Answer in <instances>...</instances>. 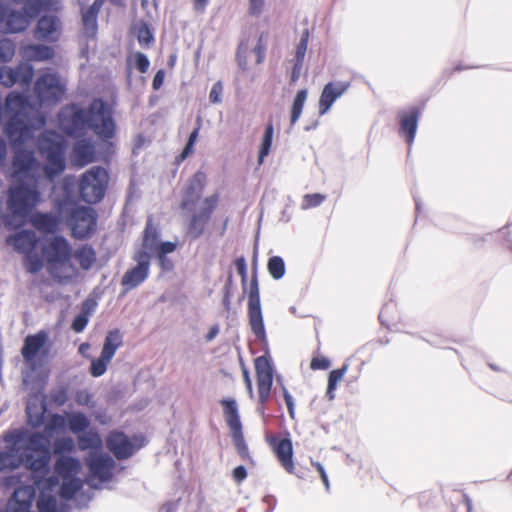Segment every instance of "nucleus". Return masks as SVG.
<instances>
[{
    "label": "nucleus",
    "mask_w": 512,
    "mask_h": 512,
    "mask_svg": "<svg viewBox=\"0 0 512 512\" xmlns=\"http://www.w3.org/2000/svg\"><path fill=\"white\" fill-rule=\"evenodd\" d=\"M38 150L46 158L42 168L34 152L25 148L17 149L12 160L13 175L19 182L40 184L42 172L52 181L65 170V147L56 135L43 134L38 140Z\"/></svg>",
    "instance_id": "nucleus-1"
},
{
    "label": "nucleus",
    "mask_w": 512,
    "mask_h": 512,
    "mask_svg": "<svg viewBox=\"0 0 512 512\" xmlns=\"http://www.w3.org/2000/svg\"><path fill=\"white\" fill-rule=\"evenodd\" d=\"M59 215L62 216L71 236L76 240L90 239L97 230L98 214L89 206H74L60 201L57 204Z\"/></svg>",
    "instance_id": "nucleus-2"
},
{
    "label": "nucleus",
    "mask_w": 512,
    "mask_h": 512,
    "mask_svg": "<svg viewBox=\"0 0 512 512\" xmlns=\"http://www.w3.org/2000/svg\"><path fill=\"white\" fill-rule=\"evenodd\" d=\"M40 184L19 182L12 187L7 201L8 210L14 216L26 217L40 201Z\"/></svg>",
    "instance_id": "nucleus-3"
},
{
    "label": "nucleus",
    "mask_w": 512,
    "mask_h": 512,
    "mask_svg": "<svg viewBox=\"0 0 512 512\" xmlns=\"http://www.w3.org/2000/svg\"><path fill=\"white\" fill-rule=\"evenodd\" d=\"M108 179L107 171L100 166H94L87 170L79 182L81 199L90 204L100 202L105 196Z\"/></svg>",
    "instance_id": "nucleus-4"
},
{
    "label": "nucleus",
    "mask_w": 512,
    "mask_h": 512,
    "mask_svg": "<svg viewBox=\"0 0 512 512\" xmlns=\"http://www.w3.org/2000/svg\"><path fill=\"white\" fill-rule=\"evenodd\" d=\"M86 129H91L101 139L114 136L115 124L111 111L102 99H94L86 109Z\"/></svg>",
    "instance_id": "nucleus-5"
},
{
    "label": "nucleus",
    "mask_w": 512,
    "mask_h": 512,
    "mask_svg": "<svg viewBox=\"0 0 512 512\" xmlns=\"http://www.w3.org/2000/svg\"><path fill=\"white\" fill-rule=\"evenodd\" d=\"M85 462L90 472L87 484L91 488L99 489L101 484L112 479L115 461L110 455L92 451Z\"/></svg>",
    "instance_id": "nucleus-6"
},
{
    "label": "nucleus",
    "mask_w": 512,
    "mask_h": 512,
    "mask_svg": "<svg viewBox=\"0 0 512 512\" xmlns=\"http://www.w3.org/2000/svg\"><path fill=\"white\" fill-rule=\"evenodd\" d=\"M221 404L224 406L226 422L238 455L245 461L251 460L250 452L244 439L236 401L234 399H223Z\"/></svg>",
    "instance_id": "nucleus-7"
},
{
    "label": "nucleus",
    "mask_w": 512,
    "mask_h": 512,
    "mask_svg": "<svg viewBox=\"0 0 512 512\" xmlns=\"http://www.w3.org/2000/svg\"><path fill=\"white\" fill-rule=\"evenodd\" d=\"M221 404L224 406L226 422L238 455L245 461L251 460L250 452L244 439L236 401L234 399H223Z\"/></svg>",
    "instance_id": "nucleus-8"
},
{
    "label": "nucleus",
    "mask_w": 512,
    "mask_h": 512,
    "mask_svg": "<svg viewBox=\"0 0 512 512\" xmlns=\"http://www.w3.org/2000/svg\"><path fill=\"white\" fill-rule=\"evenodd\" d=\"M248 317L252 332L261 344L267 348V336L261 310L259 285L256 274L252 276L250 281L248 294Z\"/></svg>",
    "instance_id": "nucleus-9"
},
{
    "label": "nucleus",
    "mask_w": 512,
    "mask_h": 512,
    "mask_svg": "<svg viewBox=\"0 0 512 512\" xmlns=\"http://www.w3.org/2000/svg\"><path fill=\"white\" fill-rule=\"evenodd\" d=\"M255 370L257 374L259 407L258 412L264 415L265 403L270 397V391L273 383V366L270 360L268 349L265 354L255 359Z\"/></svg>",
    "instance_id": "nucleus-10"
},
{
    "label": "nucleus",
    "mask_w": 512,
    "mask_h": 512,
    "mask_svg": "<svg viewBox=\"0 0 512 512\" xmlns=\"http://www.w3.org/2000/svg\"><path fill=\"white\" fill-rule=\"evenodd\" d=\"M59 127L68 136H80L86 130V109L77 104L65 106L58 115Z\"/></svg>",
    "instance_id": "nucleus-11"
},
{
    "label": "nucleus",
    "mask_w": 512,
    "mask_h": 512,
    "mask_svg": "<svg viewBox=\"0 0 512 512\" xmlns=\"http://www.w3.org/2000/svg\"><path fill=\"white\" fill-rule=\"evenodd\" d=\"M64 86L56 73H44L35 82L34 92L40 104L58 102L64 94Z\"/></svg>",
    "instance_id": "nucleus-12"
},
{
    "label": "nucleus",
    "mask_w": 512,
    "mask_h": 512,
    "mask_svg": "<svg viewBox=\"0 0 512 512\" xmlns=\"http://www.w3.org/2000/svg\"><path fill=\"white\" fill-rule=\"evenodd\" d=\"M42 254L48 264L65 265L72 256V247L62 235L50 238L42 248Z\"/></svg>",
    "instance_id": "nucleus-13"
},
{
    "label": "nucleus",
    "mask_w": 512,
    "mask_h": 512,
    "mask_svg": "<svg viewBox=\"0 0 512 512\" xmlns=\"http://www.w3.org/2000/svg\"><path fill=\"white\" fill-rule=\"evenodd\" d=\"M137 265L127 270L121 279L126 291L134 289L142 284L149 275L150 254L148 251H138L134 255Z\"/></svg>",
    "instance_id": "nucleus-14"
},
{
    "label": "nucleus",
    "mask_w": 512,
    "mask_h": 512,
    "mask_svg": "<svg viewBox=\"0 0 512 512\" xmlns=\"http://www.w3.org/2000/svg\"><path fill=\"white\" fill-rule=\"evenodd\" d=\"M218 198V194H213L209 197H206L203 201V206L200 211L192 215L187 228V234L189 237L197 239L204 233L211 215L217 206Z\"/></svg>",
    "instance_id": "nucleus-15"
},
{
    "label": "nucleus",
    "mask_w": 512,
    "mask_h": 512,
    "mask_svg": "<svg viewBox=\"0 0 512 512\" xmlns=\"http://www.w3.org/2000/svg\"><path fill=\"white\" fill-rule=\"evenodd\" d=\"M4 133L12 144H24L32 137L29 116L10 115L4 126Z\"/></svg>",
    "instance_id": "nucleus-16"
},
{
    "label": "nucleus",
    "mask_w": 512,
    "mask_h": 512,
    "mask_svg": "<svg viewBox=\"0 0 512 512\" xmlns=\"http://www.w3.org/2000/svg\"><path fill=\"white\" fill-rule=\"evenodd\" d=\"M34 69L29 63H20L15 68L8 66L0 67V83L6 87L14 84L27 86L31 83Z\"/></svg>",
    "instance_id": "nucleus-17"
},
{
    "label": "nucleus",
    "mask_w": 512,
    "mask_h": 512,
    "mask_svg": "<svg viewBox=\"0 0 512 512\" xmlns=\"http://www.w3.org/2000/svg\"><path fill=\"white\" fill-rule=\"evenodd\" d=\"M62 23L58 16L45 14L37 22L34 37L37 40L55 42L60 38Z\"/></svg>",
    "instance_id": "nucleus-18"
},
{
    "label": "nucleus",
    "mask_w": 512,
    "mask_h": 512,
    "mask_svg": "<svg viewBox=\"0 0 512 512\" xmlns=\"http://www.w3.org/2000/svg\"><path fill=\"white\" fill-rule=\"evenodd\" d=\"M36 490L32 485H24L15 489L8 500L7 512H30Z\"/></svg>",
    "instance_id": "nucleus-19"
},
{
    "label": "nucleus",
    "mask_w": 512,
    "mask_h": 512,
    "mask_svg": "<svg viewBox=\"0 0 512 512\" xmlns=\"http://www.w3.org/2000/svg\"><path fill=\"white\" fill-rule=\"evenodd\" d=\"M351 83L346 81H337L327 83L320 95L319 114H326L333 103L339 99L350 87Z\"/></svg>",
    "instance_id": "nucleus-20"
},
{
    "label": "nucleus",
    "mask_w": 512,
    "mask_h": 512,
    "mask_svg": "<svg viewBox=\"0 0 512 512\" xmlns=\"http://www.w3.org/2000/svg\"><path fill=\"white\" fill-rule=\"evenodd\" d=\"M419 116L420 110L415 106L411 107L409 110L400 111L398 113L399 134L405 138L409 146L415 139Z\"/></svg>",
    "instance_id": "nucleus-21"
},
{
    "label": "nucleus",
    "mask_w": 512,
    "mask_h": 512,
    "mask_svg": "<svg viewBox=\"0 0 512 512\" xmlns=\"http://www.w3.org/2000/svg\"><path fill=\"white\" fill-rule=\"evenodd\" d=\"M205 182L206 175L201 171L196 172L189 180L181 201V208L183 210H193L196 202L200 199L203 193Z\"/></svg>",
    "instance_id": "nucleus-22"
},
{
    "label": "nucleus",
    "mask_w": 512,
    "mask_h": 512,
    "mask_svg": "<svg viewBox=\"0 0 512 512\" xmlns=\"http://www.w3.org/2000/svg\"><path fill=\"white\" fill-rule=\"evenodd\" d=\"M106 446L118 460L127 459L134 453L130 439L123 432H111L106 439Z\"/></svg>",
    "instance_id": "nucleus-23"
},
{
    "label": "nucleus",
    "mask_w": 512,
    "mask_h": 512,
    "mask_svg": "<svg viewBox=\"0 0 512 512\" xmlns=\"http://www.w3.org/2000/svg\"><path fill=\"white\" fill-rule=\"evenodd\" d=\"M6 242L8 245L12 246L16 252L26 255L35 250L38 240L33 231L22 230L8 236Z\"/></svg>",
    "instance_id": "nucleus-24"
},
{
    "label": "nucleus",
    "mask_w": 512,
    "mask_h": 512,
    "mask_svg": "<svg viewBox=\"0 0 512 512\" xmlns=\"http://www.w3.org/2000/svg\"><path fill=\"white\" fill-rule=\"evenodd\" d=\"M62 216L53 213L36 212L31 219L32 225L42 233L53 234L58 231Z\"/></svg>",
    "instance_id": "nucleus-25"
},
{
    "label": "nucleus",
    "mask_w": 512,
    "mask_h": 512,
    "mask_svg": "<svg viewBox=\"0 0 512 512\" xmlns=\"http://www.w3.org/2000/svg\"><path fill=\"white\" fill-rule=\"evenodd\" d=\"M47 338V334L44 331H39L25 338L21 350L25 362L29 363L36 357L40 349L45 345Z\"/></svg>",
    "instance_id": "nucleus-26"
},
{
    "label": "nucleus",
    "mask_w": 512,
    "mask_h": 512,
    "mask_svg": "<svg viewBox=\"0 0 512 512\" xmlns=\"http://www.w3.org/2000/svg\"><path fill=\"white\" fill-rule=\"evenodd\" d=\"M5 109L7 114L28 116L30 104L26 96L18 92H10L5 100Z\"/></svg>",
    "instance_id": "nucleus-27"
},
{
    "label": "nucleus",
    "mask_w": 512,
    "mask_h": 512,
    "mask_svg": "<svg viewBox=\"0 0 512 512\" xmlns=\"http://www.w3.org/2000/svg\"><path fill=\"white\" fill-rule=\"evenodd\" d=\"M274 452L282 467L288 472L293 473V447L290 438H283L273 445Z\"/></svg>",
    "instance_id": "nucleus-28"
},
{
    "label": "nucleus",
    "mask_w": 512,
    "mask_h": 512,
    "mask_svg": "<svg viewBox=\"0 0 512 512\" xmlns=\"http://www.w3.org/2000/svg\"><path fill=\"white\" fill-rule=\"evenodd\" d=\"M17 4L24 5V10L32 17H37L43 10L58 11L61 8V0H13Z\"/></svg>",
    "instance_id": "nucleus-29"
},
{
    "label": "nucleus",
    "mask_w": 512,
    "mask_h": 512,
    "mask_svg": "<svg viewBox=\"0 0 512 512\" xmlns=\"http://www.w3.org/2000/svg\"><path fill=\"white\" fill-rule=\"evenodd\" d=\"M80 470V461L71 456H60L56 459L54 464L55 473L62 479L77 477Z\"/></svg>",
    "instance_id": "nucleus-30"
},
{
    "label": "nucleus",
    "mask_w": 512,
    "mask_h": 512,
    "mask_svg": "<svg viewBox=\"0 0 512 512\" xmlns=\"http://www.w3.org/2000/svg\"><path fill=\"white\" fill-rule=\"evenodd\" d=\"M32 18L24 9L23 11L9 9L3 24H5L8 32L19 33L28 27Z\"/></svg>",
    "instance_id": "nucleus-31"
},
{
    "label": "nucleus",
    "mask_w": 512,
    "mask_h": 512,
    "mask_svg": "<svg viewBox=\"0 0 512 512\" xmlns=\"http://www.w3.org/2000/svg\"><path fill=\"white\" fill-rule=\"evenodd\" d=\"M73 156L80 166L92 163L95 159V147L88 139H80L73 146Z\"/></svg>",
    "instance_id": "nucleus-32"
},
{
    "label": "nucleus",
    "mask_w": 512,
    "mask_h": 512,
    "mask_svg": "<svg viewBox=\"0 0 512 512\" xmlns=\"http://www.w3.org/2000/svg\"><path fill=\"white\" fill-rule=\"evenodd\" d=\"M26 468L35 473L46 474L49 471V463L51 460V452L48 453H32L27 452L23 457Z\"/></svg>",
    "instance_id": "nucleus-33"
},
{
    "label": "nucleus",
    "mask_w": 512,
    "mask_h": 512,
    "mask_svg": "<svg viewBox=\"0 0 512 512\" xmlns=\"http://www.w3.org/2000/svg\"><path fill=\"white\" fill-rule=\"evenodd\" d=\"M22 56L29 61H46L53 58L54 50L44 44H30L22 48Z\"/></svg>",
    "instance_id": "nucleus-34"
},
{
    "label": "nucleus",
    "mask_w": 512,
    "mask_h": 512,
    "mask_svg": "<svg viewBox=\"0 0 512 512\" xmlns=\"http://www.w3.org/2000/svg\"><path fill=\"white\" fill-rule=\"evenodd\" d=\"M23 461L18 447H6L0 451V472L17 469L23 464Z\"/></svg>",
    "instance_id": "nucleus-35"
},
{
    "label": "nucleus",
    "mask_w": 512,
    "mask_h": 512,
    "mask_svg": "<svg viewBox=\"0 0 512 512\" xmlns=\"http://www.w3.org/2000/svg\"><path fill=\"white\" fill-rule=\"evenodd\" d=\"M76 436L78 448L81 451L100 450L102 447V438L95 429H87Z\"/></svg>",
    "instance_id": "nucleus-36"
},
{
    "label": "nucleus",
    "mask_w": 512,
    "mask_h": 512,
    "mask_svg": "<svg viewBox=\"0 0 512 512\" xmlns=\"http://www.w3.org/2000/svg\"><path fill=\"white\" fill-rule=\"evenodd\" d=\"M67 427L75 435L85 432L90 427V420L87 415L81 411L66 413Z\"/></svg>",
    "instance_id": "nucleus-37"
},
{
    "label": "nucleus",
    "mask_w": 512,
    "mask_h": 512,
    "mask_svg": "<svg viewBox=\"0 0 512 512\" xmlns=\"http://www.w3.org/2000/svg\"><path fill=\"white\" fill-rule=\"evenodd\" d=\"M45 413V404L28 402L26 405L27 422L33 428H38L43 425Z\"/></svg>",
    "instance_id": "nucleus-38"
},
{
    "label": "nucleus",
    "mask_w": 512,
    "mask_h": 512,
    "mask_svg": "<svg viewBox=\"0 0 512 512\" xmlns=\"http://www.w3.org/2000/svg\"><path fill=\"white\" fill-rule=\"evenodd\" d=\"M122 342V334L118 329L109 331L105 337L101 355L111 360Z\"/></svg>",
    "instance_id": "nucleus-39"
},
{
    "label": "nucleus",
    "mask_w": 512,
    "mask_h": 512,
    "mask_svg": "<svg viewBox=\"0 0 512 512\" xmlns=\"http://www.w3.org/2000/svg\"><path fill=\"white\" fill-rule=\"evenodd\" d=\"M38 512H67L66 506L58 507L55 495L40 491L37 499Z\"/></svg>",
    "instance_id": "nucleus-40"
},
{
    "label": "nucleus",
    "mask_w": 512,
    "mask_h": 512,
    "mask_svg": "<svg viewBox=\"0 0 512 512\" xmlns=\"http://www.w3.org/2000/svg\"><path fill=\"white\" fill-rule=\"evenodd\" d=\"M73 255L83 270H89L96 261V252L88 244L79 247Z\"/></svg>",
    "instance_id": "nucleus-41"
},
{
    "label": "nucleus",
    "mask_w": 512,
    "mask_h": 512,
    "mask_svg": "<svg viewBox=\"0 0 512 512\" xmlns=\"http://www.w3.org/2000/svg\"><path fill=\"white\" fill-rule=\"evenodd\" d=\"M83 482L78 477L63 478L59 495L64 500H71L82 489Z\"/></svg>",
    "instance_id": "nucleus-42"
},
{
    "label": "nucleus",
    "mask_w": 512,
    "mask_h": 512,
    "mask_svg": "<svg viewBox=\"0 0 512 512\" xmlns=\"http://www.w3.org/2000/svg\"><path fill=\"white\" fill-rule=\"evenodd\" d=\"M26 449L32 453L51 452L48 441L46 440L45 436L40 432H34L28 437Z\"/></svg>",
    "instance_id": "nucleus-43"
},
{
    "label": "nucleus",
    "mask_w": 512,
    "mask_h": 512,
    "mask_svg": "<svg viewBox=\"0 0 512 512\" xmlns=\"http://www.w3.org/2000/svg\"><path fill=\"white\" fill-rule=\"evenodd\" d=\"M349 365L344 363L343 366L339 369L332 370L329 373L328 377V385L326 395L329 400H333L335 398V390L337 388L338 383L342 380L343 376L348 371Z\"/></svg>",
    "instance_id": "nucleus-44"
},
{
    "label": "nucleus",
    "mask_w": 512,
    "mask_h": 512,
    "mask_svg": "<svg viewBox=\"0 0 512 512\" xmlns=\"http://www.w3.org/2000/svg\"><path fill=\"white\" fill-rule=\"evenodd\" d=\"M158 237L157 227L153 225L151 219H148L144 230L143 248L150 252L155 251L158 247Z\"/></svg>",
    "instance_id": "nucleus-45"
},
{
    "label": "nucleus",
    "mask_w": 512,
    "mask_h": 512,
    "mask_svg": "<svg viewBox=\"0 0 512 512\" xmlns=\"http://www.w3.org/2000/svg\"><path fill=\"white\" fill-rule=\"evenodd\" d=\"M274 128L271 123L267 124L265 127L264 135L262 137L259 155H258V163L262 165L264 163V159L270 153V149L273 141Z\"/></svg>",
    "instance_id": "nucleus-46"
},
{
    "label": "nucleus",
    "mask_w": 512,
    "mask_h": 512,
    "mask_svg": "<svg viewBox=\"0 0 512 512\" xmlns=\"http://www.w3.org/2000/svg\"><path fill=\"white\" fill-rule=\"evenodd\" d=\"M308 92L306 89H301L297 92L291 107L290 123L294 125L300 118L304 104L307 99Z\"/></svg>",
    "instance_id": "nucleus-47"
},
{
    "label": "nucleus",
    "mask_w": 512,
    "mask_h": 512,
    "mask_svg": "<svg viewBox=\"0 0 512 512\" xmlns=\"http://www.w3.org/2000/svg\"><path fill=\"white\" fill-rule=\"evenodd\" d=\"M74 449L75 441L70 436L57 438L53 443V452L58 457L65 456V453H71Z\"/></svg>",
    "instance_id": "nucleus-48"
},
{
    "label": "nucleus",
    "mask_w": 512,
    "mask_h": 512,
    "mask_svg": "<svg viewBox=\"0 0 512 512\" xmlns=\"http://www.w3.org/2000/svg\"><path fill=\"white\" fill-rule=\"evenodd\" d=\"M67 426V417L66 415H61L58 413L51 414L46 425L45 431L49 434L54 432L62 431Z\"/></svg>",
    "instance_id": "nucleus-49"
},
{
    "label": "nucleus",
    "mask_w": 512,
    "mask_h": 512,
    "mask_svg": "<svg viewBox=\"0 0 512 512\" xmlns=\"http://www.w3.org/2000/svg\"><path fill=\"white\" fill-rule=\"evenodd\" d=\"M268 271L270 275L276 279H281L285 274V263L280 256H272L268 260Z\"/></svg>",
    "instance_id": "nucleus-50"
},
{
    "label": "nucleus",
    "mask_w": 512,
    "mask_h": 512,
    "mask_svg": "<svg viewBox=\"0 0 512 512\" xmlns=\"http://www.w3.org/2000/svg\"><path fill=\"white\" fill-rule=\"evenodd\" d=\"M82 23L85 34L88 37H94L97 31V15L93 11H84L82 14Z\"/></svg>",
    "instance_id": "nucleus-51"
},
{
    "label": "nucleus",
    "mask_w": 512,
    "mask_h": 512,
    "mask_svg": "<svg viewBox=\"0 0 512 512\" xmlns=\"http://www.w3.org/2000/svg\"><path fill=\"white\" fill-rule=\"evenodd\" d=\"M24 265H25L27 272H29L31 274H36L43 268V261L33 251V252H30L25 255Z\"/></svg>",
    "instance_id": "nucleus-52"
},
{
    "label": "nucleus",
    "mask_w": 512,
    "mask_h": 512,
    "mask_svg": "<svg viewBox=\"0 0 512 512\" xmlns=\"http://www.w3.org/2000/svg\"><path fill=\"white\" fill-rule=\"evenodd\" d=\"M326 199V196L320 193L305 194L302 199L301 209L308 210L320 206Z\"/></svg>",
    "instance_id": "nucleus-53"
},
{
    "label": "nucleus",
    "mask_w": 512,
    "mask_h": 512,
    "mask_svg": "<svg viewBox=\"0 0 512 512\" xmlns=\"http://www.w3.org/2000/svg\"><path fill=\"white\" fill-rule=\"evenodd\" d=\"M15 54V46L9 39H0V62H8Z\"/></svg>",
    "instance_id": "nucleus-54"
},
{
    "label": "nucleus",
    "mask_w": 512,
    "mask_h": 512,
    "mask_svg": "<svg viewBox=\"0 0 512 512\" xmlns=\"http://www.w3.org/2000/svg\"><path fill=\"white\" fill-rule=\"evenodd\" d=\"M137 40L143 47H148L153 41V34L146 23H142L137 29Z\"/></svg>",
    "instance_id": "nucleus-55"
},
{
    "label": "nucleus",
    "mask_w": 512,
    "mask_h": 512,
    "mask_svg": "<svg viewBox=\"0 0 512 512\" xmlns=\"http://www.w3.org/2000/svg\"><path fill=\"white\" fill-rule=\"evenodd\" d=\"M68 389L64 386L51 390L50 400L56 406L61 407L68 401Z\"/></svg>",
    "instance_id": "nucleus-56"
},
{
    "label": "nucleus",
    "mask_w": 512,
    "mask_h": 512,
    "mask_svg": "<svg viewBox=\"0 0 512 512\" xmlns=\"http://www.w3.org/2000/svg\"><path fill=\"white\" fill-rule=\"evenodd\" d=\"M110 361V359L104 358L103 355H100L98 359L93 360L90 367L91 375L94 377L102 376L106 372L107 365Z\"/></svg>",
    "instance_id": "nucleus-57"
},
{
    "label": "nucleus",
    "mask_w": 512,
    "mask_h": 512,
    "mask_svg": "<svg viewBox=\"0 0 512 512\" xmlns=\"http://www.w3.org/2000/svg\"><path fill=\"white\" fill-rule=\"evenodd\" d=\"M25 432L21 429L7 431L3 440L8 444L7 447H17V445L24 440Z\"/></svg>",
    "instance_id": "nucleus-58"
},
{
    "label": "nucleus",
    "mask_w": 512,
    "mask_h": 512,
    "mask_svg": "<svg viewBox=\"0 0 512 512\" xmlns=\"http://www.w3.org/2000/svg\"><path fill=\"white\" fill-rule=\"evenodd\" d=\"M308 39H309V32H308V30H305L302 33L300 41L297 45L296 54H295L294 59L304 61L305 54H306L307 47H308Z\"/></svg>",
    "instance_id": "nucleus-59"
},
{
    "label": "nucleus",
    "mask_w": 512,
    "mask_h": 512,
    "mask_svg": "<svg viewBox=\"0 0 512 512\" xmlns=\"http://www.w3.org/2000/svg\"><path fill=\"white\" fill-rule=\"evenodd\" d=\"M134 65L141 73H146L150 66L148 57L142 52H135L133 55Z\"/></svg>",
    "instance_id": "nucleus-60"
},
{
    "label": "nucleus",
    "mask_w": 512,
    "mask_h": 512,
    "mask_svg": "<svg viewBox=\"0 0 512 512\" xmlns=\"http://www.w3.org/2000/svg\"><path fill=\"white\" fill-rule=\"evenodd\" d=\"M75 401L80 406L93 407L92 395L86 390H79L76 392Z\"/></svg>",
    "instance_id": "nucleus-61"
},
{
    "label": "nucleus",
    "mask_w": 512,
    "mask_h": 512,
    "mask_svg": "<svg viewBox=\"0 0 512 512\" xmlns=\"http://www.w3.org/2000/svg\"><path fill=\"white\" fill-rule=\"evenodd\" d=\"M223 85L221 81L213 84L209 93V100L211 103L216 104L222 101Z\"/></svg>",
    "instance_id": "nucleus-62"
},
{
    "label": "nucleus",
    "mask_w": 512,
    "mask_h": 512,
    "mask_svg": "<svg viewBox=\"0 0 512 512\" xmlns=\"http://www.w3.org/2000/svg\"><path fill=\"white\" fill-rule=\"evenodd\" d=\"M88 321H89V317L85 316L84 314L79 313L78 315L75 316L71 327H72L73 331H75L76 333H80L85 329V327L88 324Z\"/></svg>",
    "instance_id": "nucleus-63"
},
{
    "label": "nucleus",
    "mask_w": 512,
    "mask_h": 512,
    "mask_svg": "<svg viewBox=\"0 0 512 512\" xmlns=\"http://www.w3.org/2000/svg\"><path fill=\"white\" fill-rule=\"evenodd\" d=\"M59 486V479L57 476H50L44 480L40 489L41 491H45L46 493L52 494L55 488Z\"/></svg>",
    "instance_id": "nucleus-64"
}]
</instances>
